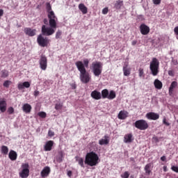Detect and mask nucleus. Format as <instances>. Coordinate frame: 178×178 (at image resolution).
Wrapping results in <instances>:
<instances>
[{
  "label": "nucleus",
  "instance_id": "nucleus-30",
  "mask_svg": "<svg viewBox=\"0 0 178 178\" xmlns=\"http://www.w3.org/2000/svg\"><path fill=\"white\" fill-rule=\"evenodd\" d=\"M101 95H102V98H103V99H105L106 98L108 99V97L109 95V90H108V89L102 90Z\"/></svg>",
  "mask_w": 178,
  "mask_h": 178
},
{
  "label": "nucleus",
  "instance_id": "nucleus-51",
  "mask_svg": "<svg viewBox=\"0 0 178 178\" xmlns=\"http://www.w3.org/2000/svg\"><path fill=\"white\" fill-rule=\"evenodd\" d=\"M33 95H34V97H38V95H40V91L35 90L33 92Z\"/></svg>",
  "mask_w": 178,
  "mask_h": 178
},
{
  "label": "nucleus",
  "instance_id": "nucleus-50",
  "mask_svg": "<svg viewBox=\"0 0 178 178\" xmlns=\"http://www.w3.org/2000/svg\"><path fill=\"white\" fill-rule=\"evenodd\" d=\"M168 75L172 76H175V72L173 70H169Z\"/></svg>",
  "mask_w": 178,
  "mask_h": 178
},
{
  "label": "nucleus",
  "instance_id": "nucleus-10",
  "mask_svg": "<svg viewBox=\"0 0 178 178\" xmlns=\"http://www.w3.org/2000/svg\"><path fill=\"white\" fill-rule=\"evenodd\" d=\"M40 66L42 70H47L48 66V60L45 56H42L40 59Z\"/></svg>",
  "mask_w": 178,
  "mask_h": 178
},
{
  "label": "nucleus",
  "instance_id": "nucleus-3",
  "mask_svg": "<svg viewBox=\"0 0 178 178\" xmlns=\"http://www.w3.org/2000/svg\"><path fill=\"white\" fill-rule=\"evenodd\" d=\"M98 161H99L98 154L94 152H90L86 156L85 163L89 166H97L98 165Z\"/></svg>",
  "mask_w": 178,
  "mask_h": 178
},
{
  "label": "nucleus",
  "instance_id": "nucleus-31",
  "mask_svg": "<svg viewBox=\"0 0 178 178\" xmlns=\"http://www.w3.org/2000/svg\"><path fill=\"white\" fill-rule=\"evenodd\" d=\"M8 76H9V71L6 70H3L1 71L0 77H1V79H6V77H8Z\"/></svg>",
  "mask_w": 178,
  "mask_h": 178
},
{
  "label": "nucleus",
  "instance_id": "nucleus-42",
  "mask_svg": "<svg viewBox=\"0 0 178 178\" xmlns=\"http://www.w3.org/2000/svg\"><path fill=\"white\" fill-rule=\"evenodd\" d=\"M61 35H62V31L58 30L56 33V40H58V38H60Z\"/></svg>",
  "mask_w": 178,
  "mask_h": 178
},
{
  "label": "nucleus",
  "instance_id": "nucleus-7",
  "mask_svg": "<svg viewBox=\"0 0 178 178\" xmlns=\"http://www.w3.org/2000/svg\"><path fill=\"white\" fill-rule=\"evenodd\" d=\"M134 126L138 130H147L148 129L149 125L148 122L145 120H138L135 122Z\"/></svg>",
  "mask_w": 178,
  "mask_h": 178
},
{
  "label": "nucleus",
  "instance_id": "nucleus-21",
  "mask_svg": "<svg viewBox=\"0 0 178 178\" xmlns=\"http://www.w3.org/2000/svg\"><path fill=\"white\" fill-rule=\"evenodd\" d=\"M8 158L10 161H16L17 159V153L15 150H10L8 154Z\"/></svg>",
  "mask_w": 178,
  "mask_h": 178
},
{
  "label": "nucleus",
  "instance_id": "nucleus-41",
  "mask_svg": "<svg viewBox=\"0 0 178 178\" xmlns=\"http://www.w3.org/2000/svg\"><path fill=\"white\" fill-rule=\"evenodd\" d=\"M88 63H90V60H88V59L86 58L83 60V65L84 67H88Z\"/></svg>",
  "mask_w": 178,
  "mask_h": 178
},
{
  "label": "nucleus",
  "instance_id": "nucleus-57",
  "mask_svg": "<svg viewBox=\"0 0 178 178\" xmlns=\"http://www.w3.org/2000/svg\"><path fill=\"white\" fill-rule=\"evenodd\" d=\"M153 140H154L156 141V143H159V139L158 137H156V136H154V137L153 138Z\"/></svg>",
  "mask_w": 178,
  "mask_h": 178
},
{
  "label": "nucleus",
  "instance_id": "nucleus-24",
  "mask_svg": "<svg viewBox=\"0 0 178 178\" xmlns=\"http://www.w3.org/2000/svg\"><path fill=\"white\" fill-rule=\"evenodd\" d=\"M31 105H30L29 104H24L22 106V111L25 113H30V112H31Z\"/></svg>",
  "mask_w": 178,
  "mask_h": 178
},
{
  "label": "nucleus",
  "instance_id": "nucleus-12",
  "mask_svg": "<svg viewBox=\"0 0 178 178\" xmlns=\"http://www.w3.org/2000/svg\"><path fill=\"white\" fill-rule=\"evenodd\" d=\"M24 31L26 35H29V37H34L37 33L36 29H33L31 28H25Z\"/></svg>",
  "mask_w": 178,
  "mask_h": 178
},
{
  "label": "nucleus",
  "instance_id": "nucleus-9",
  "mask_svg": "<svg viewBox=\"0 0 178 178\" xmlns=\"http://www.w3.org/2000/svg\"><path fill=\"white\" fill-rule=\"evenodd\" d=\"M46 9L47 12V17L49 20H58V17L55 15V13L52 10V6H51L50 3H46Z\"/></svg>",
  "mask_w": 178,
  "mask_h": 178
},
{
  "label": "nucleus",
  "instance_id": "nucleus-28",
  "mask_svg": "<svg viewBox=\"0 0 178 178\" xmlns=\"http://www.w3.org/2000/svg\"><path fill=\"white\" fill-rule=\"evenodd\" d=\"M122 6H123V1L122 0H118L114 3V8H115V9H117L118 10L121 9Z\"/></svg>",
  "mask_w": 178,
  "mask_h": 178
},
{
  "label": "nucleus",
  "instance_id": "nucleus-17",
  "mask_svg": "<svg viewBox=\"0 0 178 178\" xmlns=\"http://www.w3.org/2000/svg\"><path fill=\"white\" fill-rule=\"evenodd\" d=\"M54 147V140H48L44 146V149L46 152L52 151Z\"/></svg>",
  "mask_w": 178,
  "mask_h": 178
},
{
  "label": "nucleus",
  "instance_id": "nucleus-33",
  "mask_svg": "<svg viewBox=\"0 0 178 178\" xmlns=\"http://www.w3.org/2000/svg\"><path fill=\"white\" fill-rule=\"evenodd\" d=\"M116 98V92L113 90H111L107 97L108 99H115Z\"/></svg>",
  "mask_w": 178,
  "mask_h": 178
},
{
  "label": "nucleus",
  "instance_id": "nucleus-32",
  "mask_svg": "<svg viewBox=\"0 0 178 178\" xmlns=\"http://www.w3.org/2000/svg\"><path fill=\"white\" fill-rule=\"evenodd\" d=\"M65 156V154H63V151H59L58 152V156H57V161L60 163L63 161V158Z\"/></svg>",
  "mask_w": 178,
  "mask_h": 178
},
{
  "label": "nucleus",
  "instance_id": "nucleus-8",
  "mask_svg": "<svg viewBox=\"0 0 178 178\" xmlns=\"http://www.w3.org/2000/svg\"><path fill=\"white\" fill-rule=\"evenodd\" d=\"M38 44L40 47H48V44L51 42V40L47 37L42 36V35H39L37 38Z\"/></svg>",
  "mask_w": 178,
  "mask_h": 178
},
{
  "label": "nucleus",
  "instance_id": "nucleus-4",
  "mask_svg": "<svg viewBox=\"0 0 178 178\" xmlns=\"http://www.w3.org/2000/svg\"><path fill=\"white\" fill-rule=\"evenodd\" d=\"M149 69L152 76H158L159 73V60L156 58H153L149 64Z\"/></svg>",
  "mask_w": 178,
  "mask_h": 178
},
{
  "label": "nucleus",
  "instance_id": "nucleus-26",
  "mask_svg": "<svg viewBox=\"0 0 178 178\" xmlns=\"http://www.w3.org/2000/svg\"><path fill=\"white\" fill-rule=\"evenodd\" d=\"M154 85L155 88L157 90H162V87L163 86V84L159 79H155L154 82Z\"/></svg>",
  "mask_w": 178,
  "mask_h": 178
},
{
  "label": "nucleus",
  "instance_id": "nucleus-39",
  "mask_svg": "<svg viewBox=\"0 0 178 178\" xmlns=\"http://www.w3.org/2000/svg\"><path fill=\"white\" fill-rule=\"evenodd\" d=\"M12 83V81H6L3 86V87H6V88H9V86H10V84Z\"/></svg>",
  "mask_w": 178,
  "mask_h": 178
},
{
  "label": "nucleus",
  "instance_id": "nucleus-37",
  "mask_svg": "<svg viewBox=\"0 0 178 178\" xmlns=\"http://www.w3.org/2000/svg\"><path fill=\"white\" fill-rule=\"evenodd\" d=\"M139 77H145V74H144V69L139 68L138 69Z\"/></svg>",
  "mask_w": 178,
  "mask_h": 178
},
{
  "label": "nucleus",
  "instance_id": "nucleus-20",
  "mask_svg": "<svg viewBox=\"0 0 178 178\" xmlns=\"http://www.w3.org/2000/svg\"><path fill=\"white\" fill-rule=\"evenodd\" d=\"M18 90H23L24 88H30V82L25 81L22 83H19L17 86Z\"/></svg>",
  "mask_w": 178,
  "mask_h": 178
},
{
  "label": "nucleus",
  "instance_id": "nucleus-1",
  "mask_svg": "<svg viewBox=\"0 0 178 178\" xmlns=\"http://www.w3.org/2000/svg\"><path fill=\"white\" fill-rule=\"evenodd\" d=\"M75 65L80 72V80L81 83L83 84H87L90 83L91 80V76H90V73L87 72L86 67H84V64H83L82 61H76Z\"/></svg>",
  "mask_w": 178,
  "mask_h": 178
},
{
  "label": "nucleus",
  "instance_id": "nucleus-5",
  "mask_svg": "<svg viewBox=\"0 0 178 178\" xmlns=\"http://www.w3.org/2000/svg\"><path fill=\"white\" fill-rule=\"evenodd\" d=\"M103 66L104 65L100 61H96L92 63V70L94 76L96 77L101 76Z\"/></svg>",
  "mask_w": 178,
  "mask_h": 178
},
{
  "label": "nucleus",
  "instance_id": "nucleus-22",
  "mask_svg": "<svg viewBox=\"0 0 178 178\" xmlns=\"http://www.w3.org/2000/svg\"><path fill=\"white\" fill-rule=\"evenodd\" d=\"M79 9L81 10V12L83 13V15H87L88 13V8L86 7L84 3H80L79 5Z\"/></svg>",
  "mask_w": 178,
  "mask_h": 178
},
{
  "label": "nucleus",
  "instance_id": "nucleus-29",
  "mask_svg": "<svg viewBox=\"0 0 178 178\" xmlns=\"http://www.w3.org/2000/svg\"><path fill=\"white\" fill-rule=\"evenodd\" d=\"M151 163H147L145 166V175L146 176H149L152 173V170H151Z\"/></svg>",
  "mask_w": 178,
  "mask_h": 178
},
{
  "label": "nucleus",
  "instance_id": "nucleus-35",
  "mask_svg": "<svg viewBox=\"0 0 178 178\" xmlns=\"http://www.w3.org/2000/svg\"><path fill=\"white\" fill-rule=\"evenodd\" d=\"M1 152L3 155H8V152H9V148H8V146L3 145L1 147Z\"/></svg>",
  "mask_w": 178,
  "mask_h": 178
},
{
  "label": "nucleus",
  "instance_id": "nucleus-19",
  "mask_svg": "<svg viewBox=\"0 0 178 178\" xmlns=\"http://www.w3.org/2000/svg\"><path fill=\"white\" fill-rule=\"evenodd\" d=\"M99 145H108L109 144V136H104L103 139L99 140Z\"/></svg>",
  "mask_w": 178,
  "mask_h": 178
},
{
  "label": "nucleus",
  "instance_id": "nucleus-38",
  "mask_svg": "<svg viewBox=\"0 0 178 178\" xmlns=\"http://www.w3.org/2000/svg\"><path fill=\"white\" fill-rule=\"evenodd\" d=\"M38 115L40 116V118H42V119H45V118H47V113L44 111L39 112Z\"/></svg>",
  "mask_w": 178,
  "mask_h": 178
},
{
  "label": "nucleus",
  "instance_id": "nucleus-16",
  "mask_svg": "<svg viewBox=\"0 0 178 178\" xmlns=\"http://www.w3.org/2000/svg\"><path fill=\"white\" fill-rule=\"evenodd\" d=\"M134 138L133 137V134H127L124 136V143L126 144H129L130 143H133Z\"/></svg>",
  "mask_w": 178,
  "mask_h": 178
},
{
  "label": "nucleus",
  "instance_id": "nucleus-54",
  "mask_svg": "<svg viewBox=\"0 0 178 178\" xmlns=\"http://www.w3.org/2000/svg\"><path fill=\"white\" fill-rule=\"evenodd\" d=\"M161 161H162V162H165V161H166V156H163L161 157Z\"/></svg>",
  "mask_w": 178,
  "mask_h": 178
},
{
  "label": "nucleus",
  "instance_id": "nucleus-18",
  "mask_svg": "<svg viewBox=\"0 0 178 178\" xmlns=\"http://www.w3.org/2000/svg\"><path fill=\"white\" fill-rule=\"evenodd\" d=\"M128 115H129V112L126 111H120L118 115V118L120 120H124V119L127 118Z\"/></svg>",
  "mask_w": 178,
  "mask_h": 178
},
{
  "label": "nucleus",
  "instance_id": "nucleus-34",
  "mask_svg": "<svg viewBox=\"0 0 178 178\" xmlns=\"http://www.w3.org/2000/svg\"><path fill=\"white\" fill-rule=\"evenodd\" d=\"M76 161L79 163V165L81 166V168H84V159L81 157H76Z\"/></svg>",
  "mask_w": 178,
  "mask_h": 178
},
{
  "label": "nucleus",
  "instance_id": "nucleus-59",
  "mask_svg": "<svg viewBox=\"0 0 178 178\" xmlns=\"http://www.w3.org/2000/svg\"><path fill=\"white\" fill-rule=\"evenodd\" d=\"M137 44V40H133L131 42V45H136Z\"/></svg>",
  "mask_w": 178,
  "mask_h": 178
},
{
  "label": "nucleus",
  "instance_id": "nucleus-11",
  "mask_svg": "<svg viewBox=\"0 0 178 178\" xmlns=\"http://www.w3.org/2000/svg\"><path fill=\"white\" fill-rule=\"evenodd\" d=\"M139 29L143 35H147V34H149V26H147L145 24H140Z\"/></svg>",
  "mask_w": 178,
  "mask_h": 178
},
{
  "label": "nucleus",
  "instance_id": "nucleus-27",
  "mask_svg": "<svg viewBox=\"0 0 178 178\" xmlns=\"http://www.w3.org/2000/svg\"><path fill=\"white\" fill-rule=\"evenodd\" d=\"M124 76H130V72L131 69L129 68V65L126 64L122 68Z\"/></svg>",
  "mask_w": 178,
  "mask_h": 178
},
{
  "label": "nucleus",
  "instance_id": "nucleus-15",
  "mask_svg": "<svg viewBox=\"0 0 178 178\" xmlns=\"http://www.w3.org/2000/svg\"><path fill=\"white\" fill-rule=\"evenodd\" d=\"M91 97L96 101H98L102 98V96L98 90H95L90 94Z\"/></svg>",
  "mask_w": 178,
  "mask_h": 178
},
{
  "label": "nucleus",
  "instance_id": "nucleus-44",
  "mask_svg": "<svg viewBox=\"0 0 178 178\" xmlns=\"http://www.w3.org/2000/svg\"><path fill=\"white\" fill-rule=\"evenodd\" d=\"M108 12H109V10L108 9V7H106L102 10V14L103 15H108Z\"/></svg>",
  "mask_w": 178,
  "mask_h": 178
},
{
  "label": "nucleus",
  "instance_id": "nucleus-48",
  "mask_svg": "<svg viewBox=\"0 0 178 178\" xmlns=\"http://www.w3.org/2000/svg\"><path fill=\"white\" fill-rule=\"evenodd\" d=\"M162 0H152L154 5H159Z\"/></svg>",
  "mask_w": 178,
  "mask_h": 178
},
{
  "label": "nucleus",
  "instance_id": "nucleus-6",
  "mask_svg": "<svg viewBox=\"0 0 178 178\" xmlns=\"http://www.w3.org/2000/svg\"><path fill=\"white\" fill-rule=\"evenodd\" d=\"M30 165L29 163H25L22 164V172H19V176L22 178H28L30 175Z\"/></svg>",
  "mask_w": 178,
  "mask_h": 178
},
{
  "label": "nucleus",
  "instance_id": "nucleus-53",
  "mask_svg": "<svg viewBox=\"0 0 178 178\" xmlns=\"http://www.w3.org/2000/svg\"><path fill=\"white\" fill-rule=\"evenodd\" d=\"M67 177H72V175H73V172L71 170L67 171Z\"/></svg>",
  "mask_w": 178,
  "mask_h": 178
},
{
  "label": "nucleus",
  "instance_id": "nucleus-55",
  "mask_svg": "<svg viewBox=\"0 0 178 178\" xmlns=\"http://www.w3.org/2000/svg\"><path fill=\"white\" fill-rule=\"evenodd\" d=\"M3 16V10L2 9H0V19Z\"/></svg>",
  "mask_w": 178,
  "mask_h": 178
},
{
  "label": "nucleus",
  "instance_id": "nucleus-47",
  "mask_svg": "<svg viewBox=\"0 0 178 178\" xmlns=\"http://www.w3.org/2000/svg\"><path fill=\"white\" fill-rule=\"evenodd\" d=\"M163 124H165V126H170V124L166 120V118H164L163 120Z\"/></svg>",
  "mask_w": 178,
  "mask_h": 178
},
{
  "label": "nucleus",
  "instance_id": "nucleus-46",
  "mask_svg": "<svg viewBox=\"0 0 178 178\" xmlns=\"http://www.w3.org/2000/svg\"><path fill=\"white\" fill-rule=\"evenodd\" d=\"M172 170H173V172H175L176 173H178V167L177 166H172L171 167Z\"/></svg>",
  "mask_w": 178,
  "mask_h": 178
},
{
  "label": "nucleus",
  "instance_id": "nucleus-25",
  "mask_svg": "<svg viewBox=\"0 0 178 178\" xmlns=\"http://www.w3.org/2000/svg\"><path fill=\"white\" fill-rule=\"evenodd\" d=\"M6 106H7V104H6V101L3 99L1 101H0V111L1 112H2L3 113L4 112H6Z\"/></svg>",
  "mask_w": 178,
  "mask_h": 178
},
{
  "label": "nucleus",
  "instance_id": "nucleus-2",
  "mask_svg": "<svg viewBox=\"0 0 178 178\" xmlns=\"http://www.w3.org/2000/svg\"><path fill=\"white\" fill-rule=\"evenodd\" d=\"M58 19H49V26L45 25L42 26V34L48 37L55 34V29H56V22Z\"/></svg>",
  "mask_w": 178,
  "mask_h": 178
},
{
  "label": "nucleus",
  "instance_id": "nucleus-13",
  "mask_svg": "<svg viewBox=\"0 0 178 178\" xmlns=\"http://www.w3.org/2000/svg\"><path fill=\"white\" fill-rule=\"evenodd\" d=\"M146 118L149 119V120H158L159 115L158 113L150 112L146 114Z\"/></svg>",
  "mask_w": 178,
  "mask_h": 178
},
{
  "label": "nucleus",
  "instance_id": "nucleus-43",
  "mask_svg": "<svg viewBox=\"0 0 178 178\" xmlns=\"http://www.w3.org/2000/svg\"><path fill=\"white\" fill-rule=\"evenodd\" d=\"M8 113L9 115H13V113H15V108H13V107H9L8 108Z\"/></svg>",
  "mask_w": 178,
  "mask_h": 178
},
{
  "label": "nucleus",
  "instance_id": "nucleus-23",
  "mask_svg": "<svg viewBox=\"0 0 178 178\" xmlns=\"http://www.w3.org/2000/svg\"><path fill=\"white\" fill-rule=\"evenodd\" d=\"M177 86V81H172L170 86L169 88V95L170 96L173 95V90H175V88H176Z\"/></svg>",
  "mask_w": 178,
  "mask_h": 178
},
{
  "label": "nucleus",
  "instance_id": "nucleus-14",
  "mask_svg": "<svg viewBox=\"0 0 178 178\" xmlns=\"http://www.w3.org/2000/svg\"><path fill=\"white\" fill-rule=\"evenodd\" d=\"M51 173V168L49 166L44 167L40 172L41 177H48Z\"/></svg>",
  "mask_w": 178,
  "mask_h": 178
},
{
  "label": "nucleus",
  "instance_id": "nucleus-45",
  "mask_svg": "<svg viewBox=\"0 0 178 178\" xmlns=\"http://www.w3.org/2000/svg\"><path fill=\"white\" fill-rule=\"evenodd\" d=\"M48 136L49 137H54L55 136V133L51 130H49Z\"/></svg>",
  "mask_w": 178,
  "mask_h": 178
},
{
  "label": "nucleus",
  "instance_id": "nucleus-58",
  "mask_svg": "<svg viewBox=\"0 0 178 178\" xmlns=\"http://www.w3.org/2000/svg\"><path fill=\"white\" fill-rule=\"evenodd\" d=\"M163 171H164V172H168V167H167L166 165H164V166L163 167Z\"/></svg>",
  "mask_w": 178,
  "mask_h": 178
},
{
  "label": "nucleus",
  "instance_id": "nucleus-52",
  "mask_svg": "<svg viewBox=\"0 0 178 178\" xmlns=\"http://www.w3.org/2000/svg\"><path fill=\"white\" fill-rule=\"evenodd\" d=\"M172 64L175 65V66H176V65H178V61L177 60L175 59H172Z\"/></svg>",
  "mask_w": 178,
  "mask_h": 178
},
{
  "label": "nucleus",
  "instance_id": "nucleus-49",
  "mask_svg": "<svg viewBox=\"0 0 178 178\" xmlns=\"http://www.w3.org/2000/svg\"><path fill=\"white\" fill-rule=\"evenodd\" d=\"M72 90H76L77 88V86L76 85V83H73L70 84Z\"/></svg>",
  "mask_w": 178,
  "mask_h": 178
},
{
  "label": "nucleus",
  "instance_id": "nucleus-40",
  "mask_svg": "<svg viewBox=\"0 0 178 178\" xmlns=\"http://www.w3.org/2000/svg\"><path fill=\"white\" fill-rule=\"evenodd\" d=\"M129 176H130V174L127 171H125L123 174L121 175L122 178H129Z\"/></svg>",
  "mask_w": 178,
  "mask_h": 178
},
{
  "label": "nucleus",
  "instance_id": "nucleus-56",
  "mask_svg": "<svg viewBox=\"0 0 178 178\" xmlns=\"http://www.w3.org/2000/svg\"><path fill=\"white\" fill-rule=\"evenodd\" d=\"M43 23H44V24H48V19L44 18V19H43Z\"/></svg>",
  "mask_w": 178,
  "mask_h": 178
},
{
  "label": "nucleus",
  "instance_id": "nucleus-36",
  "mask_svg": "<svg viewBox=\"0 0 178 178\" xmlns=\"http://www.w3.org/2000/svg\"><path fill=\"white\" fill-rule=\"evenodd\" d=\"M63 108V104L58 103V104H56V105H55L56 111H60Z\"/></svg>",
  "mask_w": 178,
  "mask_h": 178
}]
</instances>
